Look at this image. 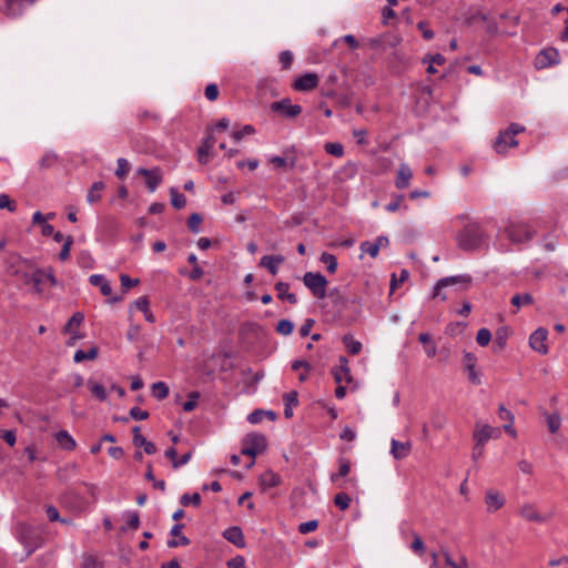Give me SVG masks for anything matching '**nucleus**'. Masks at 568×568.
<instances>
[{
	"mask_svg": "<svg viewBox=\"0 0 568 568\" xmlns=\"http://www.w3.org/2000/svg\"><path fill=\"white\" fill-rule=\"evenodd\" d=\"M457 241L462 250L475 251L483 246L485 237L477 224H468L459 232Z\"/></svg>",
	"mask_w": 568,
	"mask_h": 568,
	"instance_id": "f257e3e1",
	"label": "nucleus"
},
{
	"mask_svg": "<svg viewBox=\"0 0 568 568\" xmlns=\"http://www.w3.org/2000/svg\"><path fill=\"white\" fill-rule=\"evenodd\" d=\"M18 540L23 545L27 557L32 555L42 544L40 531L30 525L20 524L17 531Z\"/></svg>",
	"mask_w": 568,
	"mask_h": 568,
	"instance_id": "f03ea898",
	"label": "nucleus"
},
{
	"mask_svg": "<svg viewBox=\"0 0 568 568\" xmlns=\"http://www.w3.org/2000/svg\"><path fill=\"white\" fill-rule=\"evenodd\" d=\"M525 131V126L511 123L507 129L499 132L497 136L494 149L497 153L503 154L509 148H515L518 145V141L516 140V135Z\"/></svg>",
	"mask_w": 568,
	"mask_h": 568,
	"instance_id": "7ed1b4c3",
	"label": "nucleus"
},
{
	"mask_svg": "<svg viewBox=\"0 0 568 568\" xmlns=\"http://www.w3.org/2000/svg\"><path fill=\"white\" fill-rule=\"evenodd\" d=\"M30 281H32L33 291L37 294L43 293V286L48 282L51 286L59 284L51 267L48 268H34L30 274Z\"/></svg>",
	"mask_w": 568,
	"mask_h": 568,
	"instance_id": "20e7f679",
	"label": "nucleus"
},
{
	"mask_svg": "<svg viewBox=\"0 0 568 568\" xmlns=\"http://www.w3.org/2000/svg\"><path fill=\"white\" fill-rule=\"evenodd\" d=\"M303 283L314 296L318 298H323L325 296L327 281L321 273H305L303 276Z\"/></svg>",
	"mask_w": 568,
	"mask_h": 568,
	"instance_id": "39448f33",
	"label": "nucleus"
},
{
	"mask_svg": "<svg viewBox=\"0 0 568 568\" xmlns=\"http://www.w3.org/2000/svg\"><path fill=\"white\" fill-rule=\"evenodd\" d=\"M504 233L515 244H521L532 239L530 227L520 223H511L505 229Z\"/></svg>",
	"mask_w": 568,
	"mask_h": 568,
	"instance_id": "423d86ee",
	"label": "nucleus"
},
{
	"mask_svg": "<svg viewBox=\"0 0 568 568\" xmlns=\"http://www.w3.org/2000/svg\"><path fill=\"white\" fill-rule=\"evenodd\" d=\"M265 448L266 438L263 435L251 434L246 436L245 444L241 450V454L255 458Z\"/></svg>",
	"mask_w": 568,
	"mask_h": 568,
	"instance_id": "0eeeda50",
	"label": "nucleus"
},
{
	"mask_svg": "<svg viewBox=\"0 0 568 568\" xmlns=\"http://www.w3.org/2000/svg\"><path fill=\"white\" fill-rule=\"evenodd\" d=\"M136 173L145 178L149 192H154L163 181L162 170L158 166L145 169L139 168Z\"/></svg>",
	"mask_w": 568,
	"mask_h": 568,
	"instance_id": "6e6552de",
	"label": "nucleus"
},
{
	"mask_svg": "<svg viewBox=\"0 0 568 568\" xmlns=\"http://www.w3.org/2000/svg\"><path fill=\"white\" fill-rule=\"evenodd\" d=\"M500 436V429L493 427L488 424L480 422L476 423L474 438L477 444L484 446L490 438H498Z\"/></svg>",
	"mask_w": 568,
	"mask_h": 568,
	"instance_id": "1a4fd4ad",
	"label": "nucleus"
},
{
	"mask_svg": "<svg viewBox=\"0 0 568 568\" xmlns=\"http://www.w3.org/2000/svg\"><path fill=\"white\" fill-rule=\"evenodd\" d=\"M271 110L277 112L286 118H296L302 112V106L292 104L290 99H282L271 104Z\"/></svg>",
	"mask_w": 568,
	"mask_h": 568,
	"instance_id": "9d476101",
	"label": "nucleus"
},
{
	"mask_svg": "<svg viewBox=\"0 0 568 568\" xmlns=\"http://www.w3.org/2000/svg\"><path fill=\"white\" fill-rule=\"evenodd\" d=\"M548 331L544 327L537 328L529 337L530 347L541 355L548 353V345L546 344Z\"/></svg>",
	"mask_w": 568,
	"mask_h": 568,
	"instance_id": "9b49d317",
	"label": "nucleus"
},
{
	"mask_svg": "<svg viewBox=\"0 0 568 568\" xmlns=\"http://www.w3.org/2000/svg\"><path fill=\"white\" fill-rule=\"evenodd\" d=\"M318 81L316 73L307 72L294 81L293 89L298 92H308L318 85Z\"/></svg>",
	"mask_w": 568,
	"mask_h": 568,
	"instance_id": "f8f14e48",
	"label": "nucleus"
},
{
	"mask_svg": "<svg viewBox=\"0 0 568 568\" xmlns=\"http://www.w3.org/2000/svg\"><path fill=\"white\" fill-rule=\"evenodd\" d=\"M389 240L387 236L381 235L374 242L364 241L361 243L359 248L363 253L368 254L371 257H377L381 248L387 247Z\"/></svg>",
	"mask_w": 568,
	"mask_h": 568,
	"instance_id": "ddd939ff",
	"label": "nucleus"
},
{
	"mask_svg": "<svg viewBox=\"0 0 568 568\" xmlns=\"http://www.w3.org/2000/svg\"><path fill=\"white\" fill-rule=\"evenodd\" d=\"M464 367L468 373V378L474 385L481 383L479 374L476 372L477 357L470 352H464L463 355Z\"/></svg>",
	"mask_w": 568,
	"mask_h": 568,
	"instance_id": "4468645a",
	"label": "nucleus"
},
{
	"mask_svg": "<svg viewBox=\"0 0 568 568\" xmlns=\"http://www.w3.org/2000/svg\"><path fill=\"white\" fill-rule=\"evenodd\" d=\"M469 282H470L469 275H456V276L443 277L434 286L433 297L440 296V291L447 286H450L454 284H459V283L468 284Z\"/></svg>",
	"mask_w": 568,
	"mask_h": 568,
	"instance_id": "2eb2a0df",
	"label": "nucleus"
},
{
	"mask_svg": "<svg viewBox=\"0 0 568 568\" xmlns=\"http://www.w3.org/2000/svg\"><path fill=\"white\" fill-rule=\"evenodd\" d=\"M559 63V52L554 48L545 49L536 57L538 68H547Z\"/></svg>",
	"mask_w": 568,
	"mask_h": 568,
	"instance_id": "dca6fc26",
	"label": "nucleus"
},
{
	"mask_svg": "<svg viewBox=\"0 0 568 568\" xmlns=\"http://www.w3.org/2000/svg\"><path fill=\"white\" fill-rule=\"evenodd\" d=\"M519 514L523 518H525L528 521L540 524L546 523L550 517L539 514L536 506L532 504H524L519 509Z\"/></svg>",
	"mask_w": 568,
	"mask_h": 568,
	"instance_id": "f3484780",
	"label": "nucleus"
},
{
	"mask_svg": "<svg viewBox=\"0 0 568 568\" xmlns=\"http://www.w3.org/2000/svg\"><path fill=\"white\" fill-rule=\"evenodd\" d=\"M412 452V444L409 442H399L397 439L390 440V454L396 460L406 458Z\"/></svg>",
	"mask_w": 568,
	"mask_h": 568,
	"instance_id": "a211bd4d",
	"label": "nucleus"
},
{
	"mask_svg": "<svg viewBox=\"0 0 568 568\" xmlns=\"http://www.w3.org/2000/svg\"><path fill=\"white\" fill-rule=\"evenodd\" d=\"M223 537L239 548L245 547V539L242 529L237 526H232L223 531Z\"/></svg>",
	"mask_w": 568,
	"mask_h": 568,
	"instance_id": "6ab92c4d",
	"label": "nucleus"
},
{
	"mask_svg": "<svg viewBox=\"0 0 568 568\" xmlns=\"http://www.w3.org/2000/svg\"><path fill=\"white\" fill-rule=\"evenodd\" d=\"M412 178H413L412 169L407 164L402 163L397 171V175L395 179V186L399 190L408 187Z\"/></svg>",
	"mask_w": 568,
	"mask_h": 568,
	"instance_id": "aec40b11",
	"label": "nucleus"
},
{
	"mask_svg": "<svg viewBox=\"0 0 568 568\" xmlns=\"http://www.w3.org/2000/svg\"><path fill=\"white\" fill-rule=\"evenodd\" d=\"M284 262V257L282 255H264L260 265L265 267L272 275H276L278 272V266Z\"/></svg>",
	"mask_w": 568,
	"mask_h": 568,
	"instance_id": "412c9836",
	"label": "nucleus"
},
{
	"mask_svg": "<svg viewBox=\"0 0 568 568\" xmlns=\"http://www.w3.org/2000/svg\"><path fill=\"white\" fill-rule=\"evenodd\" d=\"M59 447L64 450H73L77 447L74 438L67 430H59L54 434Z\"/></svg>",
	"mask_w": 568,
	"mask_h": 568,
	"instance_id": "4be33fe9",
	"label": "nucleus"
},
{
	"mask_svg": "<svg viewBox=\"0 0 568 568\" xmlns=\"http://www.w3.org/2000/svg\"><path fill=\"white\" fill-rule=\"evenodd\" d=\"M37 0H6V13L9 17L21 14L24 4H32Z\"/></svg>",
	"mask_w": 568,
	"mask_h": 568,
	"instance_id": "5701e85b",
	"label": "nucleus"
},
{
	"mask_svg": "<svg viewBox=\"0 0 568 568\" xmlns=\"http://www.w3.org/2000/svg\"><path fill=\"white\" fill-rule=\"evenodd\" d=\"M215 144V138L213 134H209L197 150L199 161L203 164L207 163L210 152Z\"/></svg>",
	"mask_w": 568,
	"mask_h": 568,
	"instance_id": "b1692460",
	"label": "nucleus"
},
{
	"mask_svg": "<svg viewBox=\"0 0 568 568\" xmlns=\"http://www.w3.org/2000/svg\"><path fill=\"white\" fill-rule=\"evenodd\" d=\"M89 283L93 286H99L102 295L104 296H110L112 294L110 282L102 274H92L89 277Z\"/></svg>",
	"mask_w": 568,
	"mask_h": 568,
	"instance_id": "393cba45",
	"label": "nucleus"
},
{
	"mask_svg": "<svg viewBox=\"0 0 568 568\" xmlns=\"http://www.w3.org/2000/svg\"><path fill=\"white\" fill-rule=\"evenodd\" d=\"M290 284L285 282H277L275 284V291L277 293V298L282 301H287L290 304H296L297 297L295 294L290 293Z\"/></svg>",
	"mask_w": 568,
	"mask_h": 568,
	"instance_id": "a878e982",
	"label": "nucleus"
},
{
	"mask_svg": "<svg viewBox=\"0 0 568 568\" xmlns=\"http://www.w3.org/2000/svg\"><path fill=\"white\" fill-rule=\"evenodd\" d=\"M183 525L176 524L171 528V535L178 536L179 539H170L168 540V547L175 548L179 546H186L190 544V539L185 537L184 535H181Z\"/></svg>",
	"mask_w": 568,
	"mask_h": 568,
	"instance_id": "bb28decb",
	"label": "nucleus"
},
{
	"mask_svg": "<svg viewBox=\"0 0 568 568\" xmlns=\"http://www.w3.org/2000/svg\"><path fill=\"white\" fill-rule=\"evenodd\" d=\"M281 483V477L272 470H266L260 476V484L263 489L276 487Z\"/></svg>",
	"mask_w": 568,
	"mask_h": 568,
	"instance_id": "cd10ccee",
	"label": "nucleus"
},
{
	"mask_svg": "<svg viewBox=\"0 0 568 568\" xmlns=\"http://www.w3.org/2000/svg\"><path fill=\"white\" fill-rule=\"evenodd\" d=\"M486 504L489 510H497L501 508L505 504V498L495 490H488L486 493Z\"/></svg>",
	"mask_w": 568,
	"mask_h": 568,
	"instance_id": "c85d7f7f",
	"label": "nucleus"
},
{
	"mask_svg": "<svg viewBox=\"0 0 568 568\" xmlns=\"http://www.w3.org/2000/svg\"><path fill=\"white\" fill-rule=\"evenodd\" d=\"M283 400L285 404L284 415L286 418H290L293 416V407L298 404L297 393L288 392V393L284 394Z\"/></svg>",
	"mask_w": 568,
	"mask_h": 568,
	"instance_id": "c756f323",
	"label": "nucleus"
},
{
	"mask_svg": "<svg viewBox=\"0 0 568 568\" xmlns=\"http://www.w3.org/2000/svg\"><path fill=\"white\" fill-rule=\"evenodd\" d=\"M510 303L516 307L515 312H517L521 306L534 304V297L529 293L515 294Z\"/></svg>",
	"mask_w": 568,
	"mask_h": 568,
	"instance_id": "7c9ffc66",
	"label": "nucleus"
},
{
	"mask_svg": "<svg viewBox=\"0 0 568 568\" xmlns=\"http://www.w3.org/2000/svg\"><path fill=\"white\" fill-rule=\"evenodd\" d=\"M151 393L154 398L164 399L169 395V386L164 382H156L152 384Z\"/></svg>",
	"mask_w": 568,
	"mask_h": 568,
	"instance_id": "2f4dec72",
	"label": "nucleus"
},
{
	"mask_svg": "<svg viewBox=\"0 0 568 568\" xmlns=\"http://www.w3.org/2000/svg\"><path fill=\"white\" fill-rule=\"evenodd\" d=\"M57 162H58V155L52 151H47L41 156L38 164H39L40 169L47 170V169L52 168Z\"/></svg>",
	"mask_w": 568,
	"mask_h": 568,
	"instance_id": "473e14b6",
	"label": "nucleus"
},
{
	"mask_svg": "<svg viewBox=\"0 0 568 568\" xmlns=\"http://www.w3.org/2000/svg\"><path fill=\"white\" fill-rule=\"evenodd\" d=\"M88 387L90 388L91 393L99 399V400H105L108 397L106 390L104 386L100 383H97L92 379L88 381Z\"/></svg>",
	"mask_w": 568,
	"mask_h": 568,
	"instance_id": "72a5a7b5",
	"label": "nucleus"
},
{
	"mask_svg": "<svg viewBox=\"0 0 568 568\" xmlns=\"http://www.w3.org/2000/svg\"><path fill=\"white\" fill-rule=\"evenodd\" d=\"M104 184L101 181L94 182L91 189L88 192L87 200L89 203L93 204L101 199L100 192L103 190Z\"/></svg>",
	"mask_w": 568,
	"mask_h": 568,
	"instance_id": "f704fd0d",
	"label": "nucleus"
},
{
	"mask_svg": "<svg viewBox=\"0 0 568 568\" xmlns=\"http://www.w3.org/2000/svg\"><path fill=\"white\" fill-rule=\"evenodd\" d=\"M83 320H84V316L82 313H80V312L74 313L65 324V327H64L65 333L73 334L74 328L79 327L82 324Z\"/></svg>",
	"mask_w": 568,
	"mask_h": 568,
	"instance_id": "c9c22d12",
	"label": "nucleus"
},
{
	"mask_svg": "<svg viewBox=\"0 0 568 568\" xmlns=\"http://www.w3.org/2000/svg\"><path fill=\"white\" fill-rule=\"evenodd\" d=\"M201 495L199 493H194V494H183L181 497H180V504L184 507H187V506H194V507H197L200 506L201 504Z\"/></svg>",
	"mask_w": 568,
	"mask_h": 568,
	"instance_id": "e433bc0d",
	"label": "nucleus"
},
{
	"mask_svg": "<svg viewBox=\"0 0 568 568\" xmlns=\"http://www.w3.org/2000/svg\"><path fill=\"white\" fill-rule=\"evenodd\" d=\"M343 343H344L345 347L347 348L348 353L352 355H356L362 351V343L358 341H355L349 335H345L343 337Z\"/></svg>",
	"mask_w": 568,
	"mask_h": 568,
	"instance_id": "4c0bfd02",
	"label": "nucleus"
},
{
	"mask_svg": "<svg viewBox=\"0 0 568 568\" xmlns=\"http://www.w3.org/2000/svg\"><path fill=\"white\" fill-rule=\"evenodd\" d=\"M351 470V464L347 459H339V468L338 471L335 474H332L331 480L333 483H336L341 477H345L349 474Z\"/></svg>",
	"mask_w": 568,
	"mask_h": 568,
	"instance_id": "58836bf2",
	"label": "nucleus"
},
{
	"mask_svg": "<svg viewBox=\"0 0 568 568\" xmlns=\"http://www.w3.org/2000/svg\"><path fill=\"white\" fill-rule=\"evenodd\" d=\"M98 356L97 347H91L89 351L84 352L82 349H78L74 354V362L81 363L84 359H94Z\"/></svg>",
	"mask_w": 568,
	"mask_h": 568,
	"instance_id": "ea45409f",
	"label": "nucleus"
},
{
	"mask_svg": "<svg viewBox=\"0 0 568 568\" xmlns=\"http://www.w3.org/2000/svg\"><path fill=\"white\" fill-rule=\"evenodd\" d=\"M320 261L326 265L329 273H335L337 270V260L335 255L331 253H322Z\"/></svg>",
	"mask_w": 568,
	"mask_h": 568,
	"instance_id": "a19ab883",
	"label": "nucleus"
},
{
	"mask_svg": "<svg viewBox=\"0 0 568 568\" xmlns=\"http://www.w3.org/2000/svg\"><path fill=\"white\" fill-rule=\"evenodd\" d=\"M170 193H171V203L175 209L180 210L186 205V197L182 193L178 192L176 189L172 187L170 190Z\"/></svg>",
	"mask_w": 568,
	"mask_h": 568,
	"instance_id": "79ce46f5",
	"label": "nucleus"
},
{
	"mask_svg": "<svg viewBox=\"0 0 568 568\" xmlns=\"http://www.w3.org/2000/svg\"><path fill=\"white\" fill-rule=\"evenodd\" d=\"M548 429L551 434H556L561 426L560 415L557 413L549 414L546 417Z\"/></svg>",
	"mask_w": 568,
	"mask_h": 568,
	"instance_id": "37998d69",
	"label": "nucleus"
},
{
	"mask_svg": "<svg viewBox=\"0 0 568 568\" xmlns=\"http://www.w3.org/2000/svg\"><path fill=\"white\" fill-rule=\"evenodd\" d=\"M324 150L336 158H342L344 155V146L338 142H327L324 145Z\"/></svg>",
	"mask_w": 568,
	"mask_h": 568,
	"instance_id": "c03bdc74",
	"label": "nucleus"
},
{
	"mask_svg": "<svg viewBox=\"0 0 568 568\" xmlns=\"http://www.w3.org/2000/svg\"><path fill=\"white\" fill-rule=\"evenodd\" d=\"M294 329V323L290 320H281L276 325V332L281 335H291Z\"/></svg>",
	"mask_w": 568,
	"mask_h": 568,
	"instance_id": "a18cd8bd",
	"label": "nucleus"
},
{
	"mask_svg": "<svg viewBox=\"0 0 568 568\" xmlns=\"http://www.w3.org/2000/svg\"><path fill=\"white\" fill-rule=\"evenodd\" d=\"M255 133V129L251 124L244 125L241 130L234 131L232 138L235 142H240L244 136Z\"/></svg>",
	"mask_w": 568,
	"mask_h": 568,
	"instance_id": "49530a36",
	"label": "nucleus"
},
{
	"mask_svg": "<svg viewBox=\"0 0 568 568\" xmlns=\"http://www.w3.org/2000/svg\"><path fill=\"white\" fill-rule=\"evenodd\" d=\"M102 562L94 555H84L82 559V568H102Z\"/></svg>",
	"mask_w": 568,
	"mask_h": 568,
	"instance_id": "de8ad7c7",
	"label": "nucleus"
},
{
	"mask_svg": "<svg viewBox=\"0 0 568 568\" xmlns=\"http://www.w3.org/2000/svg\"><path fill=\"white\" fill-rule=\"evenodd\" d=\"M126 524L123 527V530L125 529H136L140 525V517L136 511H129L126 514Z\"/></svg>",
	"mask_w": 568,
	"mask_h": 568,
	"instance_id": "09e8293b",
	"label": "nucleus"
},
{
	"mask_svg": "<svg viewBox=\"0 0 568 568\" xmlns=\"http://www.w3.org/2000/svg\"><path fill=\"white\" fill-rule=\"evenodd\" d=\"M351 498L345 493H339L334 497V504L341 509L345 510L349 507Z\"/></svg>",
	"mask_w": 568,
	"mask_h": 568,
	"instance_id": "8fccbe9b",
	"label": "nucleus"
},
{
	"mask_svg": "<svg viewBox=\"0 0 568 568\" xmlns=\"http://www.w3.org/2000/svg\"><path fill=\"white\" fill-rule=\"evenodd\" d=\"M490 341H491V333L488 328H480L477 332L476 342L480 346H487Z\"/></svg>",
	"mask_w": 568,
	"mask_h": 568,
	"instance_id": "3c124183",
	"label": "nucleus"
},
{
	"mask_svg": "<svg viewBox=\"0 0 568 568\" xmlns=\"http://www.w3.org/2000/svg\"><path fill=\"white\" fill-rule=\"evenodd\" d=\"M116 170H115V175L119 178V179H122L124 178L128 172H129V169H130V165H129V162L126 159L124 158H120L118 159L116 161Z\"/></svg>",
	"mask_w": 568,
	"mask_h": 568,
	"instance_id": "603ef678",
	"label": "nucleus"
},
{
	"mask_svg": "<svg viewBox=\"0 0 568 568\" xmlns=\"http://www.w3.org/2000/svg\"><path fill=\"white\" fill-rule=\"evenodd\" d=\"M268 162L273 164L275 169L288 170V156L273 155L268 159Z\"/></svg>",
	"mask_w": 568,
	"mask_h": 568,
	"instance_id": "864d4df0",
	"label": "nucleus"
},
{
	"mask_svg": "<svg viewBox=\"0 0 568 568\" xmlns=\"http://www.w3.org/2000/svg\"><path fill=\"white\" fill-rule=\"evenodd\" d=\"M72 244H73V237L70 235L67 236L65 241L63 243V246L59 253V258L61 261H67L70 257V251H71Z\"/></svg>",
	"mask_w": 568,
	"mask_h": 568,
	"instance_id": "5fc2aeb1",
	"label": "nucleus"
},
{
	"mask_svg": "<svg viewBox=\"0 0 568 568\" xmlns=\"http://www.w3.org/2000/svg\"><path fill=\"white\" fill-rule=\"evenodd\" d=\"M430 420H432V425L436 429H442L445 426V424H446V417L439 410L433 412Z\"/></svg>",
	"mask_w": 568,
	"mask_h": 568,
	"instance_id": "6e6d98bb",
	"label": "nucleus"
},
{
	"mask_svg": "<svg viewBox=\"0 0 568 568\" xmlns=\"http://www.w3.org/2000/svg\"><path fill=\"white\" fill-rule=\"evenodd\" d=\"M413 542L410 545V549L422 556L424 552H425V545H424V541L422 540V538L416 534L414 532L413 534Z\"/></svg>",
	"mask_w": 568,
	"mask_h": 568,
	"instance_id": "4d7b16f0",
	"label": "nucleus"
},
{
	"mask_svg": "<svg viewBox=\"0 0 568 568\" xmlns=\"http://www.w3.org/2000/svg\"><path fill=\"white\" fill-rule=\"evenodd\" d=\"M201 222L202 216L199 213H193L187 220V226L193 233H199Z\"/></svg>",
	"mask_w": 568,
	"mask_h": 568,
	"instance_id": "13d9d810",
	"label": "nucleus"
},
{
	"mask_svg": "<svg viewBox=\"0 0 568 568\" xmlns=\"http://www.w3.org/2000/svg\"><path fill=\"white\" fill-rule=\"evenodd\" d=\"M317 526H318L317 520H308V521L301 523L298 525V532L303 534V535L310 534V532L314 531L317 528Z\"/></svg>",
	"mask_w": 568,
	"mask_h": 568,
	"instance_id": "bf43d9fd",
	"label": "nucleus"
},
{
	"mask_svg": "<svg viewBox=\"0 0 568 568\" xmlns=\"http://www.w3.org/2000/svg\"><path fill=\"white\" fill-rule=\"evenodd\" d=\"M199 397H200V395L197 392H192L189 395V399L183 403V409L185 412H192L196 406Z\"/></svg>",
	"mask_w": 568,
	"mask_h": 568,
	"instance_id": "052dcab7",
	"label": "nucleus"
},
{
	"mask_svg": "<svg viewBox=\"0 0 568 568\" xmlns=\"http://www.w3.org/2000/svg\"><path fill=\"white\" fill-rule=\"evenodd\" d=\"M0 209H7L10 212H14L17 210V205L9 197V195L2 193L0 194Z\"/></svg>",
	"mask_w": 568,
	"mask_h": 568,
	"instance_id": "680f3d73",
	"label": "nucleus"
},
{
	"mask_svg": "<svg viewBox=\"0 0 568 568\" xmlns=\"http://www.w3.org/2000/svg\"><path fill=\"white\" fill-rule=\"evenodd\" d=\"M408 276H409V273L406 270L400 271L399 278H396V275L393 274L392 281H390V293H393L396 290V287L398 286L399 283L405 282L408 278Z\"/></svg>",
	"mask_w": 568,
	"mask_h": 568,
	"instance_id": "e2e57ef3",
	"label": "nucleus"
},
{
	"mask_svg": "<svg viewBox=\"0 0 568 568\" xmlns=\"http://www.w3.org/2000/svg\"><path fill=\"white\" fill-rule=\"evenodd\" d=\"M293 62V53L288 50L283 51L280 54V63L282 64L283 69H290Z\"/></svg>",
	"mask_w": 568,
	"mask_h": 568,
	"instance_id": "0e129e2a",
	"label": "nucleus"
},
{
	"mask_svg": "<svg viewBox=\"0 0 568 568\" xmlns=\"http://www.w3.org/2000/svg\"><path fill=\"white\" fill-rule=\"evenodd\" d=\"M132 433H133V444L136 447H142V445L146 442V438L141 434V427L134 426L132 428Z\"/></svg>",
	"mask_w": 568,
	"mask_h": 568,
	"instance_id": "69168bd1",
	"label": "nucleus"
},
{
	"mask_svg": "<svg viewBox=\"0 0 568 568\" xmlns=\"http://www.w3.org/2000/svg\"><path fill=\"white\" fill-rule=\"evenodd\" d=\"M205 97L210 101H215L219 97V88L214 83H210L205 88Z\"/></svg>",
	"mask_w": 568,
	"mask_h": 568,
	"instance_id": "338daca9",
	"label": "nucleus"
},
{
	"mask_svg": "<svg viewBox=\"0 0 568 568\" xmlns=\"http://www.w3.org/2000/svg\"><path fill=\"white\" fill-rule=\"evenodd\" d=\"M227 568H246L245 566V559L242 556H236L232 559H230L227 562Z\"/></svg>",
	"mask_w": 568,
	"mask_h": 568,
	"instance_id": "774afa93",
	"label": "nucleus"
}]
</instances>
